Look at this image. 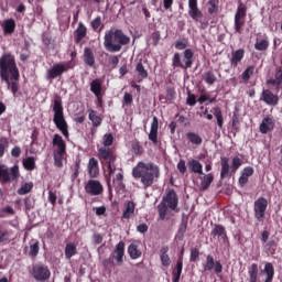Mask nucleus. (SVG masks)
Listing matches in <instances>:
<instances>
[{"label": "nucleus", "instance_id": "f257e3e1", "mask_svg": "<svg viewBox=\"0 0 282 282\" xmlns=\"http://www.w3.org/2000/svg\"><path fill=\"white\" fill-rule=\"evenodd\" d=\"M21 73L19 66H17V58L12 53H4L0 56V80L6 83L7 89L11 91L13 96L19 94V80Z\"/></svg>", "mask_w": 282, "mask_h": 282}, {"label": "nucleus", "instance_id": "f03ea898", "mask_svg": "<svg viewBox=\"0 0 282 282\" xmlns=\"http://www.w3.org/2000/svg\"><path fill=\"white\" fill-rule=\"evenodd\" d=\"M132 177L140 180L144 191H147V188H151L160 180V166L153 162L144 163L140 161L132 169Z\"/></svg>", "mask_w": 282, "mask_h": 282}, {"label": "nucleus", "instance_id": "7ed1b4c3", "mask_svg": "<svg viewBox=\"0 0 282 282\" xmlns=\"http://www.w3.org/2000/svg\"><path fill=\"white\" fill-rule=\"evenodd\" d=\"M129 43H131V37L124 34V32H122L120 29L115 31L110 30L105 33L104 47L107 50V52H120L122 46L129 45Z\"/></svg>", "mask_w": 282, "mask_h": 282}, {"label": "nucleus", "instance_id": "20e7f679", "mask_svg": "<svg viewBox=\"0 0 282 282\" xmlns=\"http://www.w3.org/2000/svg\"><path fill=\"white\" fill-rule=\"evenodd\" d=\"M53 113V122L55 127L58 129V131H61L66 140H69V126L67 124V120H65L63 99L61 98V96H57L54 99Z\"/></svg>", "mask_w": 282, "mask_h": 282}, {"label": "nucleus", "instance_id": "39448f33", "mask_svg": "<svg viewBox=\"0 0 282 282\" xmlns=\"http://www.w3.org/2000/svg\"><path fill=\"white\" fill-rule=\"evenodd\" d=\"M195 56V53L191 48H186L183 52V61H182V54L180 52L174 53L172 57V67L174 69H191L193 67V58Z\"/></svg>", "mask_w": 282, "mask_h": 282}, {"label": "nucleus", "instance_id": "423d86ee", "mask_svg": "<svg viewBox=\"0 0 282 282\" xmlns=\"http://www.w3.org/2000/svg\"><path fill=\"white\" fill-rule=\"evenodd\" d=\"M21 177V171L19 164H14L8 167L6 164H0V184H12V182H19Z\"/></svg>", "mask_w": 282, "mask_h": 282}, {"label": "nucleus", "instance_id": "0eeeda50", "mask_svg": "<svg viewBox=\"0 0 282 282\" xmlns=\"http://www.w3.org/2000/svg\"><path fill=\"white\" fill-rule=\"evenodd\" d=\"M53 147L57 148L54 153V164L57 169H63V158L67 152V144L61 134L55 133L53 135Z\"/></svg>", "mask_w": 282, "mask_h": 282}, {"label": "nucleus", "instance_id": "6e6552de", "mask_svg": "<svg viewBox=\"0 0 282 282\" xmlns=\"http://www.w3.org/2000/svg\"><path fill=\"white\" fill-rule=\"evenodd\" d=\"M248 14V7L243 2H239L237 11L234 15V30L236 34H243L246 26V17Z\"/></svg>", "mask_w": 282, "mask_h": 282}, {"label": "nucleus", "instance_id": "1a4fd4ad", "mask_svg": "<svg viewBox=\"0 0 282 282\" xmlns=\"http://www.w3.org/2000/svg\"><path fill=\"white\" fill-rule=\"evenodd\" d=\"M99 162L102 166H106L108 174L111 176L116 173V154L111 153V150H99Z\"/></svg>", "mask_w": 282, "mask_h": 282}, {"label": "nucleus", "instance_id": "9d476101", "mask_svg": "<svg viewBox=\"0 0 282 282\" xmlns=\"http://www.w3.org/2000/svg\"><path fill=\"white\" fill-rule=\"evenodd\" d=\"M69 69H72V64L56 63L46 70V80H56V78H61V76H63L65 72H69Z\"/></svg>", "mask_w": 282, "mask_h": 282}, {"label": "nucleus", "instance_id": "9b49d317", "mask_svg": "<svg viewBox=\"0 0 282 282\" xmlns=\"http://www.w3.org/2000/svg\"><path fill=\"white\" fill-rule=\"evenodd\" d=\"M31 275L35 281H50V278L52 276V271H50V267H47L46 264L37 263L32 267Z\"/></svg>", "mask_w": 282, "mask_h": 282}, {"label": "nucleus", "instance_id": "f8f14e48", "mask_svg": "<svg viewBox=\"0 0 282 282\" xmlns=\"http://www.w3.org/2000/svg\"><path fill=\"white\" fill-rule=\"evenodd\" d=\"M268 210V198L260 196L253 203L254 219L263 221L265 219V212Z\"/></svg>", "mask_w": 282, "mask_h": 282}, {"label": "nucleus", "instance_id": "ddd939ff", "mask_svg": "<svg viewBox=\"0 0 282 282\" xmlns=\"http://www.w3.org/2000/svg\"><path fill=\"white\" fill-rule=\"evenodd\" d=\"M163 204H165L171 210L180 213V208H177V205L180 204L177 192H175L173 188L166 189L165 196L163 197Z\"/></svg>", "mask_w": 282, "mask_h": 282}, {"label": "nucleus", "instance_id": "4468645a", "mask_svg": "<svg viewBox=\"0 0 282 282\" xmlns=\"http://www.w3.org/2000/svg\"><path fill=\"white\" fill-rule=\"evenodd\" d=\"M204 272H215V274H221L224 272V265L220 261H215V257L208 254L203 263Z\"/></svg>", "mask_w": 282, "mask_h": 282}, {"label": "nucleus", "instance_id": "2eb2a0df", "mask_svg": "<svg viewBox=\"0 0 282 282\" xmlns=\"http://www.w3.org/2000/svg\"><path fill=\"white\" fill-rule=\"evenodd\" d=\"M85 192L87 195H90L91 197H96L98 195H102V192L105 191V187L102 186V183L98 180L90 178L84 186Z\"/></svg>", "mask_w": 282, "mask_h": 282}, {"label": "nucleus", "instance_id": "dca6fc26", "mask_svg": "<svg viewBox=\"0 0 282 282\" xmlns=\"http://www.w3.org/2000/svg\"><path fill=\"white\" fill-rule=\"evenodd\" d=\"M212 237L214 239H218V241H221L223 243H230L228 232L226 231V227H224V225L215 224L214 228L212 229Z\"/></svg>", "mask_w": 282, "mask_h": 282}, {"label": "nucleus", "instance_id": "f3484780", "mask_svg": "<svg viewBox=\"0 0 282 282\" xmlns=\"http://www.w3.org/2000/svg\"><path fill=\"white\" fill-rule=\"evenodd\" d=\"M274 127H276V121L274 120V117L267 116L262 119L259 126V131L260 133L265 135V133H270V131H274Z\"/></svg>", "mask_w": 282, "mask_h": 282}, {"label": "nucleus", "instance_id": "a211bd4d", "mask_svg": "<svg viewBox=\"0 0 282 282\" xmlns=\"http://www.w3.org/2000/svg\"><path fill=\"white\" fill-rule=\"evenodd\" d=\"M260 100L269 105V107H276L279 105V95H274L270 89H263Z\"/></svg>", "mask_w": 282, "mask_h": 282}, {"label": "nucleus", "instance_id": "6ab92c4d", "mask_svg": "<svg viewBox=\"0 0 282 282\" xmlns=\"http://www.w3.org/2000/svg\"><path fill=\"white\" fill-rule=\"evenodd\" d=\"M267 85H271L272 88L279 94L282 89V67L276 68L274 78L267 80Z\"/></svg>", "mask_w": 282, "mask_h": 282}, {"label": "nucleus", "instance_id": "aec40b11", "mask_svg": "<svg viewBox=\"0 0 282 282\" xmlns=\"http://www.w3.org/2000/svg\"><path fill=\"white\" fill-rule=\"evenodd\" d=\"M160 129V121L158 120V117H153L152 122H151V128H150V133L148 134V138L152 144L158 145L159 140H158V131Z\"/></svg>", "mask_w": 282, "mask_h": 282}, {"label": "nucleus", "instance_id": "412c9836", "mask_svg": "<svg viewBox=\"0 0 282 282\" xmlns=\"http://www.w3.org/2000/svg\"><path fill=\"white\" fill-rule=\"evenodd\" d=\"M112 144H113V134L106 133L102 138V147L97 149L98 158H100V151H102V150L110 151L112 155H116L113 148H109Z\"/></svg>", "mask_w": 282, "mask_h": 282}, {"label": "nucleus", "instance_id": "4be33fe9", "mask_svg": "<svg viewBox=\"0 0 282 282\" xmlns=\"http://www.w3.org/2000/svg\"><path fill=\"white\" fill-rule=\"evenodd\" d=\"M188 15L193 21H199L202 17H204V13H202V10L197 7V0H188Z\"/></svg>", "mask_w": 282, "mask_h": 282}, {"label": "nucleus", "instance_id": "5701e85b", "mask_svg": "<svg viewBox=\"0 0 282 282\" xmlns=\"http://www.w3.org/2000/svg\"><path fill=\"white\" fill-rule=\"evenodd\" d=\"M87 170L90 180H96V177L100 175V166L98 165V160L96 158L89 159Z\"/></svg>", "mask_w": 282, "mask_h": 282}, {"label": "nucleus", "instance_id": "b1692460", "mask_svg": "<svg viewBox=\"0 0 282 282\" xmlns=\"http://www.w3.org/2000/svg\"><path fill=\"white\" fill-rule=\"evenodd\" d=\"M112 258L117 261L118 265L124 263V241H120L116 246Z\"/></svg>", "mask_w": 282, "mask_h": 282}, {"label": "nucleus", "instance_id": "393cba45", "mask_svg": "<svg viewBox=\"0 0 282 282\" xmlns=\"http://www.w3.org/2000/svg\"><path fill=\"white\" fill-rule=\"evenodd\" d=\"M74 40L75 43L78 45L79 43H83L84 39H87V26L85 23L79 22L77 29L74 31Z\"/></svg>", "mask_w": 282, "mask_h": 282}, {"label": "nucleus", "instance_id": "a878e982", "mask_svg": "<svg viewBox=\"0 0 282 282\" xmlns=\"http://www.w3.org/2000/svg\"><path fill=\"white\" fill-rule=\"evenodd\" d=\"M220 180H226V177H230V175L232 174L230 172V160L226 156H223L220 159Z\"/></svg>", "mask_w": 282, "mask_h": 282}, {"label": "nucleus", "instance_id": "bb28decb", "mask_svg": "<svg viewBox=\"0 0 282 282\" xmlns=\"http://www.w3.org/2000/svg\"><path fill=\"white\" fill-rule=\"evenodd\" d=\"M243 56H246V50L243 48H238L231 52V57H230L231 67H237L240 64V62L243 61Z\"/></svg>", "mask_w": 282, "mask_h": 282}, {"label": "nucleus", "instance_id": "cd10ccee", "mask_svg": "<svg viewBox=\"0 0 282 282\" xmlns=\"http://www.w3.org/2000/svg\"><path fill=\"white\" fill-rule=\"evenodd\" d=\"M84 63L87 67H96V56L91 47L84 48Z\"/></svg>", "mask_w": 282, "mask_h": 282}, {"label": "nucleus", "instance_id": "c85d7f7f", "mask_svg": "<svg viewBox=\"0 0 282 282\" xmlns=\"http://www.w3.org/2000/svg\"><path fill=\"white\" fill-rule=\"evenodd\" d=\"M199 180H200L199 191L204 192L210 188V185L215 181V176L213 175V173L203 174V176H200Z\"/></svg>", "mask_w": 282, "mask_h": 282}, {"label": "nucleus", "instance_id": "c756f323", "mask_svg": "<svg viewBox=\"0 0 282 282\" xmlns=\"http://www.w3.org/2000/svg\"><path fill=\"white\" fill-rule=\"evenodd\" d=\"M159 257H160L161 265H163V268H169L171 265V257L169 256V246L161 247L159 251Z\"/></svg>", "mask_w": 282, "mask_h": 282}, {"label": "nucleus", "instance_id": "7c9ffc66", "mask_svg": "<svg viewBox=\"0 0 282 282\" xmlns=\"http://www.w3.org/2000/svg\"><path fill=\"white\" fill-rule=\"evenodd\" d=\"M187 167L191 173H195L197 175H204V165L195 159H192L187 162Z\"/></svg>", "mask_w": 282, "mask_h": 282}, {"label": "nucleus", "instance_id": "2f4dec72", "mask_svg": "<svg viewBox=\"0 0 282 282\" xmlns=\"http://www.w3.org/2000/svg\"><path fill=\"white\" fill-rule=\"evenodd\" d=\"M134 72L137 73L138 83H142V80L149 78V70H147L142 62L137 63Z\"/></svg>", "mask_w": 282, "mask_h": 282}, {"label": "nucleus", "instance_id": "473e14b6", "mask_svg": "<svg viewBox=\"0 0 282 282\" xmlns=\"http://www.w3.org/2000/svg\"><path fill=\"white\" fill-rule=\"evenodd\" d=\"M185 137L189 144H193L194 147H202L204 143V139L197 132H186Z\"/></svg>", "mask_w": 282, "mask_h": 282}, {"label": "nucleus", "instance_id": "72a5a7b5", "mask_svg": "<svg viewBox=\"0 0 282 282\" xmlns=\"http://www.w3.org/2000/svg\"><path fill=\"white\" fill-rule=\"evenodd\" d=\"M29 246V257H31V259H36L41 250V242L36 239H31Z\"/></svg>", "mask_w": 282, "mask_h": 282}, {"label": "nucleus", "instance_id": "f704fd0d", "mask_svg": "<svg viewBox=\"0 0 282 282\" xmlns=\"http://www.w3.org/2000/svg\"><path fill=\"white\" fill-rule=\"evenodd\" d=\"M183 268H184V261L182 260V257H180L177 259L175 269L172 271V281L173 282H180Z\"/></svg>", "mask_w": 282, "mask_h": 282}, {"label": "nucleus", "instance_id": "c9c22d12", "mask_svg": "<svg viewBox=\"0 0 282 282\" xmlns=\"http://www.w3.org/2000/svg\"><path fill=\"white\" fill-rule=\"evenodd\" d=\"M248 282H259V264L252 263L248 268Z\"/></svg>", "mask_w": 282, "mask_h": 282}, {"label": "nucleus", "instance_id": "e433bc0d", "mask_svg": "<svg viewBox=\"0 0 282 282\" xmlns=\"http://www.w3.org/2000/svg\"><path fill=\"white\" fill-rule=\"evenodd\" d=\"M133 213H135V203H133V200H129L126 203V208L121 219H131V217H133Z\"/></svg>", "mask_w": 282, "mask_h": 282}, {"label": "nucleus", "instance_id": "4c0bfd02", "mask_svg": "<svg viewBox=\"0 0 282 282\" xmlns=\"http://www.w3.org/2000/svg\"><path fill=\"white\" fill-rule=\"evenodd\" d=\"M4 34H14V30H17V21L14 19H7L2 24Z\"/></svg>", "mask_w": 282, "mask_h": 282}, {"label": "nucleus", "instance_id": "58836bf2", "mask_svg": "<svg viewBox=\"0 0 282 282\" xmlns=\"http://www.w3.org/2000/svg\"><path fill=\"white\" fill-rule=\"evenodd\" d=\"M90 91L94 96L102 94V79L95 78L90 82Z\"/></svg>", "mask_w": 282, "mask_h": 282}, {"label": "nucleus", "instance_id": "ea45409f", "mask_svg": "<svg viewBox=\"0 0 282 282\" xmlns=\"http://www.w3.org/2000/svg\"><path fill=\"white\" fill-rule=\"evenodd\" d=\"M263 272H264V274L267 276L264 282H272V281H274V264H272V262H267L264 264Z\"/></svg>", "mask_w": 282, "mask_h": 282}, {"label": "nucleus", "instance_id": "a19ab883", "mask_svg": "<svg viewBox=\"0 0 282 282\" xmlns=\"http://www.w3.org/2000/svg\"><path fill=\"white\" fill-rule=\"evenodd\" d=\"M268 47H270V41H268V37L256 40L254 50H257V52H267Z\"/></svg>", "mask_w": 282, "mask_h": 282}, {"label": "nucleus", "instance_id": "79ce46f5", "mask_svg": "<svg viewBox=\"0 0 282 282\" xmlns=\"http://www.w3.org/2000/svg\"><path fill=\"white\" fill-rule=\"evenodd\" d=\"M78 250L76 248V243L74 242H67L64 253H65V259H72V257H76Z\"/></svg>", "mask_w": 282, "mask_h": 282}, {"label": "nucleus", "instance_id": "37998d69", "mask_svg": "<svg viewBox=\"0 0 282 282\" xmlns=\"http://www.w3.org/2000/svg\"><path fill=\"white\" fill-rule=\"evenodd\" d=\"M187 228H188V220L182 219L177 234L175 236V239H178V241H184V235H186Z\"/></svg>", "mask_w": 282, "mask_h": 282}, {"label": "nucleus", "instance_id": "c03bdc74", "mask_svg": "<svg viewBox=\"0 0 282 282\" xmlns=\"http://www.w3.org/2000/svg\"><path fill=\"white\" fill-rule=\"evenodd\" d=\"M22 165L25 171H34V169H36V160L34 156H28L23 159Z\"/></svg>", "mask_w": 282, "mask_h": 282}, {"label": "nucleus", "instance_id": "a18cd8bd", "mask_svg": "<svg viewBox=\"0 0 282 282\" xmlns=\"http://www.w3.org/2000/svg\"><path fill=\"white\" fill-rule=\"evenodd\" d=\"M89 120L93 123V127L98 128L100 127V124H102V118H100V116L97 115L96 110H89V115H88Z\"/></svg>", "mask_w": 282, "mask_h": 282}, {"label": "nucleus", "instance_id": "49530a36", "mask_svg": "<svg viewBox=\"0 0 282 282\" xmlns=\"http://www.w3.org/2000/svg\"><path fill=\"white\" fill-rule=\"evenodd\" d=\"M214 116L217 120V126L219 129H224V112L221 111V108L214 107L213 108Z\"/></svg>", "mask_w": 282, "mask_h": 282}, {"label": "nucleus", "instance_id": "de8ad7c7", "mask_svg": "<svg viewBox=\"0 0 282 282\" xmlns=\"http://www.w3.org/2000/svg\"><path fill=\"white\" fill-rule=\"evenodd\" d=\"M128 253L132 259H140L142 257V251L138 250V245L131 243L128 247Z\"/></svg>", "mask_w": 282, "mask_h": 282}, {"label": "nucleus", "instance_id": "09e8293b", "mask_svg": "<svg viewBox=\"0 0 282 282\" xmlns=\"http://www.w3.org/2000/svg\"><path fill=\"white\" fill-rule=\"evenodd\" d=\"M203 79L205 80L206 85H215L217 82V75L213 70H207L203 75Z\"/></svg>", "mask_w": 282, "mask_h": 282}, {"label": "nucleus", "instance_id": "8fccbe9b", "mask_svg": "<svg viewBox=\"0 0 282 282\" xmlns=\"http://www.w3.org/2000/svg\"><path fill=\"white\" fill-rule=\"evenodd\" d=\"M254 74V66H248L245 72H242L241 74V80L245 84H248V82L250 80V77H252Z\"/></svg>", "mask_w": 282, "mask_h": 282}, {"label": "nucleus", "instance_id": "3c124183", "mask_svg": "<svg viewBox=\"0 0 282 282\" xmlns=\"http://www.w3.org/2000/svg\"><path fill=\"white\" fill-rule=\"evenodd\" d=\"M131 149H132V153H134V155H142L144 153V148L138 140H134L131 142Z\"/></svg>", "mask_w": 282, "mask_h": 282}, {"label": "nucleus", "instance_id": "603ef678", "mask_svg": "<svg viewBox=\"0 0 282 282\" xmlns=\"http://www.w3.org/2000/svg\"><path fill=\"white\" fill-rule=\"evenodd\" d=\"M90 28H93L94 32H101L105 25L102 24V18L97 17L90 22Z\"/></svg>", "mask_w": 282, "mask_h": 282}, {"label": "nucleus", "instance_id": "864d4df0", "mask_svg": "<svg viewBox=\"0 0 282 282\" xmlns=\"http://www.w3.org/2000/svg\"><path fill=\"white\" fill-rule=\"evenodd\" d=\"M0 243H10V230L0 227Z\"/></svg>", "mask_w": 282, "mask_h": 282}, {"label": "nucleus", "instance_id": "5fc2aeb1", "mask_svg": "<svg viewBox=\"0 0 282 282\" xmlns=\"http://www.w3.org/2000/svg\"><path fill=\"white\" fill-rule=\"evenodd\" d=\"M34 188V184L32 183H24L19 189L18 195H28Z\"/></svg>", "mask_w": 282, "mask_h": 282}, {"label": "nucleus", "instance_id": "6e6d98bb", "mask_svg": "<svg viewBox=\"0 0 282 282\" xmlns=\"http://www.w3.org/2000/svg\"><path fill=\"white\" fill-rule=\"evenodd\" d=\"M175 50L182 51L188 47V40L187 39H182V40H176L174 43Z\"/></svg>", "mask_w": 282, "mask_h": 282}, {"label": "nucleus", "instance_id": "4d7b16f0", "mask_svg": "<svg viewBox=\"0 0 282 282\" xmlns=\"http://www.w3.org/2000/svg\"><path fill=\"white\" fill-rule=\"evenodd\" d=\"M169 214V205L162 203V205H159V217L162 221L166 219V215Z\"/></svg>", "mask_w": 282, "mask_h": 282}, {"label": "nucleus", "instance_id": "13d9d810", "mask_svg": "<svg viewBox=\"0 0 282 282\" xmlns=\"http://www.w3.org/2000/svg\"><path fill=\"white\" fill-rule=\"evenodd\" d=\"M241 164H242L241 159L239 156H235L231 161V173H237V171H239Z\"/></svg>", "mask_w": 282, "mask_h": 282}, {"label": "nucleus", "instance_id": "bf43d9fd", "mask_svg": "<svg viewBox=\"0 0 282 282\" xmlns=\"http://www.w3.org/2000/svg\"><path fill=\"white\" fill-rule=\"evenodd\" d=\"M186 105L195 107L197 105V96L191 91L187 93Z\"/></svg>", "mask_w": 282, "mask_h": 282}, {"label": "nucleus", "instance_id": "052dcab7", "mask_svg": "<svg viewBox=\"0 0 282 282\" xmlns=\"http://www.w3.org/2000/svg\"><path fill=\"white\" fill-rule=\"evenodd\" d=\"M9 142L8 138H1L0 139V158H3L6 155V149H8Z\"/></svg>", "mask_w": 282, "mask_h": 282}, {"label": "nucleus", "instance_id": "680f3d73", "mask_svg": "<svg viewBox=\"0 0 282 282\" xmlns=\"http://www.w3.org/2000/svg\"><path fill=\"white\" fill-rule=\"evenodd\" d=\"M80 175V160H77L74 164V173L72 174V180H78Z\"/></svg>", "mask_w": 282, "mask_h": 282}, {"label": "nucleus", "instance_id": "e2e57ef3", "mask_svg": "<svg viewBox=\"0 0 282 282\" xmlns=\"http://www.w3.org/2000/svg\"><path fill=\"white\" fill-rule=\"evenodd\" d=\"M151 39H152V43H153L154 47H158L160 40L162 39L160 31H154L151 34Z\"/></svg>", "mask_w": 282, "mask_h": 282}, {"label": "nucleus", "instance_id": "0e129e2a", "mask_svg": "<svg viewBox=\"0 0 282 282\" xmlns=\"http://www.w3.org/2000/svg\"><path fill=\"white\" fill-rule=\"evenodd\" d=\"M32 208H34V200H32V198H30V197H25L24 198L25 213H30V210H32Z\"/></svg>", "mask_w": 282, "mask_h": 282}, {"label": "nucleus", "instance_id": "69168bd1", "mask_svg": "<svg viewBox=\"0 0 282 282\" xmlns=\"http://www.w3.org/2000/svg\"><path fill=\"white\" fill-rule=\"evenodd\" d=\"M208 4L210 6L208 8V14H217L219 7H217V3H215V0H209Z\"/></svg>", "mask_w": 282, "mask_h": 282}, {"label": "nucleus", "instance_id": "338daca9", "mask_svg": "<svg viewBox=\"0 0 282 282\" xmlns=\"http://www.w3.org/2000/svg\"><path fill=\"white\" fill-rule=\"evenodd\" d=\"M231 129L234 131H239V115L235 113L232 116V120H231Z\"/></svg>", "mask_w": 282, "mask_h": 282}, {"label": "nucleus", "instance_id": "774afa93", "mask_svg": "<svg viewBox=\"0 0 282 282\" xmlns=\"http://www.w3.org/2000/svg\"><path fill=\"white\" fill-rule=\"evenodd\" d=\"M6 213L8 215H14V208L10 207V206H7L4 207L1 212H0V218H4L7 217Z\"/></svg>", "mask_w": 282, "mask_h": 282}]
</instances>
